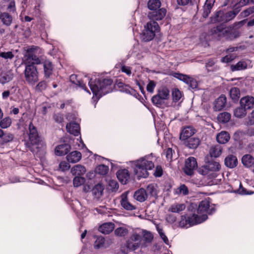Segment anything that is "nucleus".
<instances>
[{"label":"nucleus","mask_w":254,"mask_h":254,"mask_svg":"<svg viewBox=\"0 0 254 254\" xmlns=\"http://www.w3.org/2000/svg\"><path fill=\"white\" fill-rule=\"evenodd\" d=\"M13 139V134L7 133H4L3 136H2L1 138L0 139V145H2L5 143H7L11 141H12Z\"/></svg>","instance_id":"obj_41"},{"label":"nucleus","mask_w":254,"mask_h":254,"mask_svg":"<svg viewBox=\"0 0 254 254\" xmlns=\"http://www.w3.org/2000/svg\"><path fill=\"white\" fill-rule=\"evenodd\" d=\"M242 162L245 167H251L254 164V158L251 155L246 154L242 157Z\"/></svg>","instance_id":"obj_35"},{"label":"nucleus","mask_w":254,"mask_h":254,"mask_svg":"<svg viewBox=\"0 0 254 254\" xmlns=\"http://www.w3.org/2000/svg\"><path fill=\"white\" fill-rule=\"evenodd\" d=\"M159 30L158 24L155 21L147 22L143 33L142 39L145 42L153 39L156 32Z\"/></svg>","instance_id":"obj_8"},{"label":"nucleus","mask_w":254,"mask_h":254,"mask_svg":"<svg viewBox=\"0 0 254 254\" xmlns=\"http://www.w3.org/2000/svg\"><path fill=\"white\" fill-rule=\"evenodd\" d=\"M155 86V82L153 80H150L146 87L147 91L151 93H153Z\"/></svg>","instance_id":"obj_57"},{"label":"nucleus","mask_w":254,"mask_h":254,"mask_svg":"<svg viewBox=\"0 0 254 254\" xmlns=\"http://www.w3.org/2000/svg\"><path fill=\"white\" fill-rule=\"evenodd\" d=\"M161 4L160 0H149L147 3L148 7L151 11L160 8Z\"/></svg>","instance_id":"obj_39"},{"label":"nucleus","mask_w":254,"mask_h":254,"mask_svg":"<svg viewBox=\"0 0 254 254\" xmlns=\"http://www.w3.org/2000/svg\"><path fill=\"white\" fill-rule=\"evenodd\" d=\"M47 87V83L44 81L40 82L36 86V89L37 91H41L46 89Z\"/></svg>","instance_id":"obj_60"},{"label":"nucleus","mask_w":254,"mask_h":254,"mask_svg":"<svg viewBox=\"0 0 254 254\" xmlns=\"http://www.w3.org/2000/svg\"><path fill=\"white\" fill-rule=\"evenodd\" d=\"M69 168L70 165L65 161H62L59 164V168L62 171L68 170Z\"/></svg>","instance_id":"obj_59"},{"label":"nucleus","mask_w":254,"mask_h":254,"mask_svg":"<svg viewBox=\"0 0 254 254\" xmlns=\"http://www.w3.org/2000/svg\"><path fill=\"white\" fill-rule=\"evenodd\" d=\"M86 172L85 168L81 165H76L72 168L71 172L73 175L79 176L84 174Z\"/></svg>","instance_id":"obj_33"},{"label":"nucleus","mask_w":254,"mask_h":254,"mask_svg":"<svg viewBox=\"0 0 254 254\" xmlns=\"http://www.w3.org/2000/svg\"><path fill=\"white\" fill-rule=\"evenodd\" d=\"M114 227V223L112 222L105 223L99 227V231L103 234H108L113 231Z\"/></svg>","instance_id":"obj_26"},{"label":"nucleus","mask_w":254,"mask_h":254,"mask_svg":"<svg viewBox=\"0 0 254 254\" xmlns=\"http://www.w3.org/2000/svg\"><path fill=\"white\" fill-rule=\"evenodd\" d=\"M133 197L135 199L139 202L144 201L147 198L145 190L144 189L138 190L134 192Z\"/></svg>","instance_id":"obj_27"},{"label":"nucleus","mask_w":254,"mask_h":254,"mask_svg":"<svg viewBox=\"0 0 254 254\" xmlns=\"http://www.w3.org/2000/svg\"><path fill=\"white\" fill-rule=\"evenodd\" d=\"M227 98L225 95L222 94L217 98L213 103V109L215 111H219L226 106Z\"/></svg>","instance_id":"obj_16"},{"label":"nucleus","mask_w":254,"mask_h":254,"mask_svg":"<svg viewBox=\"0 0 254 254\" xmlns=\"http://www.w3.org/2000/svg\"><path fill=\"white\" fill-rule=\"evenodd\" d=\"M29 138L31 145L29 146V149L33 152L35 150L33 148V145H43V143L42 141L41 137L39 135L36 127L30 123L29 125Z\"/></svg>","instance_id":"obj_9"},{"label":"nucleus","mask_w":254,"mask_h":254,"mask_svg":"<svg viewBox=\"0 0 254 254\" xmlns=\"http://www.w3.org/2000/svg\"><path fill=\"white\" fill-rule=\"evenodd\" d=\"M237 13L238 12L234 11H230L227 12H224L225 22H227L232 20L233 18H234Z\"/></svg>","instance_id":"obj_46"},{"label":"nucleus","mask_w":254,"mask_h":254,"mask_svg":"<svg viewBox=\"0 0 254 254\" xmlns=\"http://www.w3.org/2000/svg\"><path fill=\"white\" fill-rule=\"evenodd\" d=\"M24 71L26 82L30 85H34L38 82V72L37 67L32 64H25Z\"/></svg>","instance_id":"obj_6"},{"label":"nucleus","mask_w":254,"mask_h":254,"mask_svg":"<svg viewBox=\"0 0 254 254\" xmlns=\"http://www.w3.org/2000/svg\"><path fill=\"white\" fill-rule=\"evenodd\" d=\"M166 220L171 223H173L176 221V218L172 214H169L166 217Z\"/></svg>","instance_id":"obj_64"},{"label":"nucleus","mask_w":254,"mask_h":254,"mask_svg":"<svg viewBox=\"0 0 254 254\" xmlns=\"http://www.w3.org/2000/svg\"><path fill=\"white\" fill-rule=\"evenodd\" d=\"M11 124V120L9 117H5L0 122V127L2 128L8 127Z\"/></svg>","instance_id":"obj_47"},{"label":"nucleus","mask_w":254,"mask_h":254,"mask_svg":"<svg viewBox=\"0 0 254 254\" xmlns=\"http://www.w3.org/2000/svg\"><path fill=\"white\" fill-rule=\"evenodd\" d=\"M197 167L196 160L193 157L188 158L185 161L184 171L187 175L191 176L193 174L194 171Z\"/></svg>","instance_id":"obj_11"},{"label":"nucleus","mask_w":254,"mask_h":254,"mask_svg":"<svg viewBox=\"0 0 254 254\" xmlns=\"http://www.w3.org/2000/svg\"><path fill=\"white\" fill-rule=\"evenodd\" d=\"M200 144V140L198 137H191L185 142L186 145L189 148L195 149Z\"/></svg>","instance_id":"obj_32"},{"label":"nucleus","mask_w":254,"mask_h":254,"mask_svg":"<svg viewBox=\"0 0 254 254\" xmlns=\"http://www.w3.org/2000/svg\"><path fill=\"white\" fill-rule=\"evenodd\" d=\"M237 158L233 155H229L225 159V165L230 168L235 167L237 165Z\"/></svg>","instance_id":"obj_29"},{"label":"nucleus","mask_w":254,"mask_h":254,"mask_svg":"<svg viewBox=\"0 0 254 254\" xmlns=\"http://www.w3.org/2000/svg\"><path fill=\"white\" fill-rule=\"evenodd\" d=\"M40 50L38 47H33L27 50L25 54L26 61L25 64H41V61L39 59L37 53Z\"/></svg>","instance_id":"obj_10"},{"label":"nucleus","mask_w":254,"mask_h":254,"mask_svg":"<svg viewBox=\"0 0 254 254\" xmlns=\"http://www.w3.org/2000/svg\"><path fill=\"white\" fill-rule=\"evenodd\" d=\"M230 96L232 100L234 101L238 100L240 96V92L239 88L237 87L232 88L230 91Z\"/></svg>","instance_id":"obj_43"},{"label":"nucleus","mask_w":254,"mask_h":254,"mask_svg":"<svg viewBox=\"0 0 254 254\" xmlns=\"http://www.w3.org/2000/svg\"><path fill=\"white\" fill-rule=\"evenodd\" d=\"M210 21L212 23L216 22H225L224 21V11L219 10L216 12L211 17Z\"/></svg>","instance_id":"obj_28"},{"label":"nucleus","mask_w":254,"mask_h":254,"mask_svg":"<svg viewBox=\"0 0 254 254\" xmlns=\"http://www.w3.org/2000/svg\"><path fill=\"white\" fill-rule=\"evenodd\" d=\"M70 146L68 144H63L58 145L55 149V154L58 156L65 155L69 151Z\"/></svg>","instance_id":"obj_24"},{"label":"nucleus","mask_w":254,"mask_h":254,"mask_svg":"<svg viewBox=\"0 0 254 254\" xmlns=\"http://www.w3.org/2000/svg\"><path fill=\"white\" fill-rule=\"evenodd\" d=\"M81 153L80 152L74 151L66 156V159L69 162L75 163L81 159Z\"/></svg>","instance_id":"obj_25"},{"label":"nucleus","mask_w":254,"mask_h":254,"mask_svg":"<svg viewBox=\"0 0 254 254\" xmlns=\"http://www.w3.org/2000/svg\"><path fill=\"white\" fill-rule=\"evenodd\" d=\"M104 190V186L101 183H98L93 188L92 193L96 197H99L102 195Z\"/></svg>","instance_id":"obj_37"},{"label":"nucleus","mask_w":254,"mask_h":254,"mask_svg":"<svg viewBox=\"0 0 254 254\" xmlns=\"http://www.w3.org/2000/svg\"><path fill=\"white\" fill-rule=\"evenodd\" d=\"M234 58V57L232 55H227L222 59L221 62L223 63H229L231 62Z\"/></svg>","instance_id":"obj_63"},{"label":"nucleus","mask_w":254,"mask_h":254,"mask_svg":"<svg viewBox=\"0 0 254 254\" xmlns=\"http://www.w3.org/2000/svg\"><path fill=\"white\" fill-rule=\"evenodd\" d=\"M112 82L113 81L111 79H103L96 81L94 84L91 81H89V85L93 94L99 99L103 95L110 92V86Z\"/></svg>","instance_id":"obj_4"},{"label":"nucleus","mask_w":254,"mask_h":254,"mask_svg":"<svg viewBox=\"0 0 254 254\" xmlns=\"http://www.w3.org/2000/svg\"><path fill=\"white\" fill-rule=\"evenodd\" d=\"M166 14V10L164 8H161L149 12L148 13V17L151 20V21H155L162 20Z\"/></svg>","instance_id":"obj_14"},{"label":"nucleus","mask_w":254,"mask_h":254,"mask_svg":"<svg viewBox=\"0 0 254 254\" xmlns=\"http://www.w3.org/2000/svg\"><path fill=\"white\" fill-rule=\"evenodd\" d=\"M141 236L137 233H133L127 241V247L129 250H135L141 245Z\"/></svg>","instance_id":"obj_12"},{"label":"nucleus","mask_w":254,"mask_h":254,"mask_svg":"<svg viewBox=\"0 0 254 254\" xmlns=\"http://www.w3.org/2000/svg\"><path fill=\"white\" fill-rule=\"evenodd\" d=\"M246 110V109L242 106L237 108L234 111V115L237 118H243L245 117L247 114Z\"/></svg>","instance_id":"obj_42"},{"label":"nucleus","mask_w":254,"mask_h":254,"mask_svg":"<svg viewBox=\"0 0 254 254\" xmlns=\"http://www.w3.org/2000/svg\"><path fill=\"white\" fill-rule=\"evenodd\" d=\"M231 117V115L230 113L225 112L219 114L217 118L219 122L226 123L230 121Z\"/></svg>","instance_id":"obj_38"},{"label":"nucleus","mask_w":254,"mask_h":254,"mask_svg":"<svg viewBox=\"0 0 254 254\" xmlns=\"http://www.w3.org/2000/svg\"><path fill=\"white\" fill-rule=\"evenodd\" d=\"M174 76L187 84L192 89H195L197 87L196 80L191 76L179 73H175Z\"/></svg>","instance_id":"obj_13"},{"label":"nucleus","mask_w":254,"mask_h":254,"mask_svg":"<svg viewBox=\"0 0 254 254\" xmlns=\"http://www.w3.org/2000/svg\"><path fill=\"white\" fill-rule=\"evenodd\" d=\"M14 77V73L13 70H9L3 71L0 74V83L4 84L11 81Z\"/></svg>","instance_id":"obj_18"},{"label":"nucleus","mask_w":254,"mask_h":254,"mask_svg":"<svg viewBox=\"0 0 254 254\" xmlns=\"http://www.w3.org/2000/svg\"><path fill=\"white\" fill-rule=\"evenodd\" d=\"M109 189L112 191H116L119 188V185L116 181L110 180L108 183Z\"/></svg>","instance_id":"obj_48"},{"label":"nucleus","mask_w":254,"mask_h":254,"mask_svg":"<svg viewBox=\"0 0 254 254\" xmlns=\"http://www.w3.org/2000/svg\"><path fill=\"white\" fill-rule=\"evenodd\" d=\"M162 173L163 170L162 167L159 165L157 166L154 173V176L156 177H161L162 175Z\"/></svg>","instance_id":"obj_62"},{"label":"nucleus","mask_w":254,"mask_h":254,"mask_svg":"<svg viewBox=\"0 0 254 254\" xmlns=\"http://www.w3.org/2000/svg\"><path fill=\"white\" fill-rule=\"evenodd\" d=\"M147 195L156 196L157 195L156 185L153 184H149L145 190Z\"/></svg>","instance_id":"obj_40"},{"label":"nucleus","mask_w":254,"mask_h":254,"mask_svg":"<svg viewBox=\"0 0 254 254\" xmlns=\"http://www.w3.org/2000/svg\"><path fill=\"white\" fill-rule=\"evenodd\" d=\"M43 66L45 76L49 77L52 74L53 65L52 62L49 60H46L43 62Z\"/></svg>","instance_id":"obj_31"},{"label":"nucleus","mask_w":254,"mask_h":254,"mask_svg":"<svg viewBox=\"0 0 254 254\" xmlns=\"http://www.w3.org/2000/svg\"><path fill=\"white\" fill-rule=\"evenodd\" d=\"M173 153L175 152L171 148H167L165 151L166 157L168 161H171L172 160Z\"/></svg>","instance_id":"obj_58"},{"label":"nucleus","mask_w":254,"mask_h":254,"mask_svg":"<svg viewBox=\"0 0 254 254\" xmlns=\"http://www.w3.org/2000/svg\"><path fill=\"white\" fill-rule=\"evenodd\" d=\"M0 19L2 23L6 26H9L12 23V17L8 13L4 12L0 15Z\"/></svg>","instance_id":"obj_36"},{"label":"nucleus","mask_w":254,"mask_h":254,"mask_svg":"<svg viewBox=\"0 0 254 254\" xmlns=\"http://www.w3.org/2000/svg\"><path fill=\"white\" fill-rule=\"evenodd\" d=\"M53 118L55 121L57 123H62L64 121V118L63 115L59 113L54 114Z\"/></svg>","instance_id":"obj_61"},{"label":"nucleus","mask_w":254,"mask_h":254,"mask_svg":"<svg viewBox=\"0 0 254 254\" xmlns=\"http://www.w3.org/2000/svg\"><path fill=\"white\" fill-rule=\"evenodd\" d=\"M222 147L218 144L213 145L210 146L209 153L211 157L217 158L222 154Z\"/></svg>","instance_id":"obj_23"},{"label":"nucleus","mask_w":254,"mask_h":254,"mask_svg":"<svg viewBox=\"0 0 254 254\" xmlns=\"http://www.w3.org/2000/svg\"><path fill=\"white\" fill-rule=\"evenodd\" d=\"M247 64L245 61H240L235 65H231L232 71L240 70L247 68Z\"/></svg>","instance_id":"obj_44"},{"label":"nucleus","mask_w":254,"mask_h":254,"mask_svg":"<svg viewBox=\"0 0 254 254\" xmlns=\"http://www.w3.org/2000/svg\"><path fill=\"white\" fill-rule=\"evenodd\" d=\"M108 171L109 167L105 165H99L96 169V173L103 176L106 175Z\"/></svg>","instance_id":"obj_45"},{"label":"nucleus","mask_w":254,"mask_h":254,"mask_svg":"<svg viewBox=\"0 0 254 254\" xmlns=\"http://www.w3.org/2000/svg\"><path fill=\"white\" fill-rule=\"evenodd\" d=\"M216 139L218 143L220 144H225L230 139L229 134L225 131H222L218 133L216 136Z\"/></svg>","instance_id":"obj_30"},{"label":"nucleus","mask_w":254,"mask_h":254,"mask_svg":"<svg viewBox=\"0 0 254 254\" xmlns=\"http://www.w3.org/2000/svg\"><path fill=\"white\" fill-rule=\"evenodd\" d=\"M170 97V91L166 87H162L158 90L157 94L151 99L153 104L157 107H160L165 105V101Z\"/></svg>","instance_id":"obj_7"},{"label":"nucleus","mask_w":254,"mask_h":254,"mask_svg":"<svg viewBox=\"0 0 254 254\" xmlns=\"http://www.w3.org/2000/svg\"><path fill=\"white\" fill-rule=\"evenodd\" d=\"M196 132L194 128L191 126H187L183 128L180 134V138L182 140H186L190 138Z\"/></svg>","instance_id":"obj_17"},{"label":"nucleus","mask_w":254,"mask_h":254,"mask_svg":"<svg viewBox=\"0 0 254 254\" xmlns=\"http://www.w3.org/2000/svg\"><path fill=\"white\" fill-rule=\"evenodd\" d=\"M142 234L143 240L145 242L150 243L152 241L153 238V236L150 232L143 231L142 232Z\"/></svg>","instance_id":"obj_50"},{"label":"nucleus","mask_w":254,"mask_h":254,"mask_svg":"<svg viewBox=\"0 0 254 254\" xmlns=\"http://www.w3.org/2000/svg\"><path fill=\"white\" fill-rule=\"evenodd\" d=\"M209 33L218 40L225 38L227 40L231 41L240 36L238 31L233 30L231 27H227L224 24H220L213 27L210 30Z\"/></svg>","instance_id":"obj_3"},{"label":"nucleus","mask_w":254,"mask_h":254,"mask_svg":"<svg viewBox=\"0 0 254 254\" xmlns=\"http://www.w3.org/2000/svg\"><path fill=\"white\" fill-rule=\"evenodd\" d=\"M117 178L123 184H126L129 178V174L127 170L122 169L117 173Z\"/></svg>","instance_id":"obj_20"},{"label":"nucleus","mask_w":254,"mask_h":254,"mask_svg":"<svg viewBox=\"0 0 254 254\" xmlns=\"http://www.w3.org/2000/svg\"><path fill=\"white\" fill-rule=\"evenodd\" d=\"M215 2V0H206L203 6V12L202 14L204 18H206L208 16L211 12V10Z\"/></svg>","instance_id":"obj_22"},{"label":"nucleus","mask_w":254,"mask_h":254,"mask_svg":"<svg viewBox=\"0 0 254 254\" xmlns=\"http://www.w3.org/2000/svg\"><path fill=\"white\" fill-rule=\"evenodd\" d=\"M66 128L67 132L75 136H77L79 134V125L76 123L73 122L67 124L66 126Z\"/></svg>","instance_id":"obj_21"},{"label":"nucleus","mask_w":254,"mask_h":254,"mask_svg":"<svg viewBox=\"0 0 254 254\" xmlns=\"http://www.w3.org/2000/svg\"><path fill=\"white\" fill-rule=\"evenodd\" d=\"M176 193L177 194H182L185 195L188 194L189 190L185 185H182L177 189Z\"/></svg>","instance_id":"obj_52"},{"label":"nucleus","mask_w":254,"mask_h":254,"mask_svg":"<svg viewBox=\"0 0 254 254\" xmlns=\"http://www.w3.org/2000/svg\"><path fill=\"white\" fill-rule=\"evenodd\" d=\"M221 169V165L216 161H210L205 165L198 169L199 174L206 177L208 179L215 178L217 176V172Z\"/></svg>","instance_id":"obj_5"},{"label":"nucleus","mask_w":254,"mask_h":254,"mask_svg":"<svg viewBox=\"0 0 254 254\" xmlns=\"http://www.w3.org/2000/svg\"><path fill=\"white\" fill-rule=\"evenodd\" d=\"M118 86L120 88V90L122 92H125L127 93H130L131 88L127 85L124 84L123 83H119Z\"/></svg>","instance_id":"obj_54"},{"label":"nucleus","mask_w":254,"mask_h":254,"mask_svg":"<svg viewBox=\"0 0 254 254\" xmlns=\"http://www.w3.org/2000/svg\"><path fill=\"white\" fill-rule=\"evenodd\" d=\"M128 191L123 193L121 196L120 203L122 207L127 210H133L136 209L135 205L130 203L128 199Z\"/></svg>","instance_id":"obj_15"},{"label":"nucleus","mask_w":254,"mask_h":254,"mask_svg":"<svg viewBox=\"0 0 254 254\" xmlns=\"http://www.w3.org/2000/svg\"><path fill=\"white\" fill-rule=\"evenodd\" d=\"M241 106L246 109H249L254 107V97L247 96L243 97L240 100Z\"/></svg>","instance_id":"obj_19"},{"label":"nucleus","mask_w":254,"mask_h":254,"mask_svg":"<svg viewBox=\"0 0 254 254\" xmlns=\"http://www.w3.org/2000/svg\"><path fill=\"white\" fill-rule=\"evenodd\" d=\"M173 100L174 102H178L182 97V94L180 91L178 89H175L172 91Z\"/></svg>","instance_id":"obj_51"},{"label":"nucleus","mask_w":254,"mask_h":254,"mask_svg":"<svg viewBox=\"0 0 254 254\" xmlns=\"http://www.w3.org/2000/svg\"><path fill=\"white\" fill-rule=\"evenodd\" d=\"M128 233V230L124 227H119L115 231V234L116 236L123 237L126 236Z\"/></svg>","instance_id":"obj_49"},{"label":"nucleus","mask_w":254,"mask_h":254,"mask_svg":"<svg viewBox=\"0 0 254 254\" xmlns=\"http://www.w3.org/2000/svg\"><path fill=\"white\" fill-rule=\"evenodd\" d=\"M155 159L150 155H147L134 161V172L138 178H147L148 170L154 167L153 161Z\"/></svg>","instance_id":"obj_2"},{"label":"nucleus","mask_w":254,"mask_h":254,"mask_svg":"<svg viewBox=\"0 0 254 254\" xmlns=\"http://www.w3.org/2000/svg\"><path fill=\"white\" fill-rule=\"evenodd\" d=\"M0 57L5 59H11L13 58L14 55L12 52L9 51L0 53Z\"/></svg>","instance_id":"obj_56"},{"label":"nucleus","mask_w":254,"mask_h":254,"mask_svg":"<svg viewBox=\"0 0 254 254\" xmlns=\"http://www.w3.org/2000/svg\"><path fill=\"white\" fill-rule=\"evenodd\" d=\"M76 77V76L75 75H71L70 76V80L72 82H73L75 84L78 85L79 87H80L82 89L86 90L85 85L83 83V82L82 81H80L78 79L76 80V81H72V80H73Z\"/></svg>","instance_id":"obj_55"},{"label":"nucleus","mask_w":254,"mask_h":254,"mask_svg":"<svg viewBox=\"0 0 254 254\" xmlns=\"http://www.w3.org/2000/svg\"><path fill=\"white\" fill-rule=\"evenodd\" d=\"M84 182V179L80 176H76L73 181V185L75 187L81 186Z\"/></svg>","instance_id":"obj_53"},{"label":"nucleus","mask_w":254,"mask_h":254,"mask_svg":"<svg viewBox=\"0 0 254 254\" xmlns=\"http://www.w3.org/2000/svg\"><path fill=\"white\" fill-rule=\"evenodd\" d=\"M209 202L207 200L201 201L197 208V214H193L191 216L187 217L186 215L181 216L179 225L182 227L191 226L201 223L207 219V214L212 213L211 210L209 209Z\"/></svg>","instance_id":"obj_1"},{"label":"nucleus","mask_w":254,"mask_h":254,"mask_svg":"<svg viewBox=\"0 0 254 254\" xmlns=\"http://www.w3.org/2000/svg\"><path fill=\"white\" fill-rule=\"evenodd\" d=\"M186 208V205L183 203H174L171 205L169 208V211L173 213H179L184 210Z\"/></svg>","instance_id":"obj_34"}]
</instances>
